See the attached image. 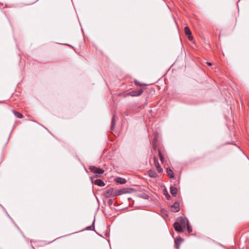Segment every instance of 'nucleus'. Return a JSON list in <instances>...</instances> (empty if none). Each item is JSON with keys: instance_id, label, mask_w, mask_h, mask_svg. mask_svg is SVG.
I'll return each mask as SVG.
<instances>
[{"instance_id": "25", "label": "nucleus", "mask_w": 249, "mask_h": 249, "mask_svg": "<svg viewBox=\"0 0 249 249\" xmlns=\"http://www.w3.org/2000/svg\"><path fill=\"white\" fill-rule=\"evenodd\" d=\"M206 64H207L208 66H212V63H211V62H206Z\"/></svg>"}, {"instance_id": "21", "label": "nucleus", "mask_w": 249, "mask_h": 249, "mask_svg": "<svg viewBox=\"0 0 249 249\" xmlns=\"http://www.w3.org/2000/svg\"><path fill=\"white\" fill-rule=\"evenodd\" d=\"M134 82L135 84H136V85L140 86L141 87L145 85V84L141 83L140 82H139L138 81H137L136 80H135Z\"/></svg>"}, {"instance_id": "27", "label": "nucleus", "mask_w": 249, "mask_h": 249, "mask_svg": "<svg viewBox=\"0 0 249 249\" xmlns=\"http://www.w3.org/2000/svg\"><path fill=\"white\" fill-rule=\"evenodd\" d=\"M143 197L145 199H147L148 198V196L147 195H145Z\"/></svg>"}, {"instance_id": "11", "label": "nucleus", "mask_w": 249, "mask_h": 249, "mask_svg": "<svg viewBox=\"0 0 249 249\" xmlns=\"http://www.w3.org/2000/svg\"><path fill=\"white\" fill-rule=\"evenodd\" d=\"M148 175L149 177L153 178H156L158 177V174L154 170L150 169L148 171Z\"/></svg>"}, {"instance_id": "26", "label": "nucleus", "mask_w": 249, "mask_h": 249, "mask_svg": "<svg viewBox=\"0 0 249 249\" xmlns=\"http://www.w3.org/2000/svg\"><path fill=\"white\" fill-rule=\"evenodd\" d=\"M166 196V198H167V199H169V198L170 197V195L169 194H167V195Z\"/></svg>"}, {"instance_id": "4", "label": "nucleus", "mask_w": 249, "mask_h": 249, "mask_svg": "<svg viewBox=\"0 0 249 249\" xmlns=\"http://www.w3.org/2000/svg\"><path fill=\"white\" fill-rule=\"evenodd\" d=\"M128 193V191L127 190V189L126 188H123L121 189H116L115 190V192L114 194V196H120L124 194H126Z\"/></svg>"}, {"instance_id": "1", "label": "nucleus", "mask_w": 249, "mask_h": 249, "mask_svg": "<svg viewBox=\"0 0 249 249\" xmlns=\"http://www.w3.org/2000/svg\"><path fill=\"white\" fill-rule=\"evenodd\" d=\"M90 172L93 173L96 177H100L104 173V170L101 168L94 166H90L89 168Z\"/></svg>"}, {"instance_id": "9", "label": "nucleus", "mask_w": 249, "mask_h": 249, "mask_svg": "<svg viewBox=\"0 0 249 249\" xmlns=\"http://www.w3.org/2000/svg\"><path fill=\"white\" fill-rule=\"evenodd\" d=\"M179 210V203L178 202H175L171 206V211L173 212H178Z\"/></svg>"}, {"instance_id": "14", "label": "nucleus", "mask_w": 249, "mask_h": 249, "mask_svg": "<svg viewBox=\"0 0 249 249\" xmlns=\"http://www.w3.org/2000/svg\"><path fill=\"white\" fill-rule=\"evenodd\" d=\"M92 181L94 182L95 185L99 186H104L105 185V184L103 181L99 179H95L94 181L92 180Z\"/></svg>"}, {"instance_id": "18", "label": "nucleus", "mask_w": 249, "mask_h": 249, "mask_svg": "<svg viewBox=\"0 0 249 249\" xmlns=\"http://www.w3.org/2000/svg\"><path fill=\"white\" fill-rule=\"evenodd\" d=\"M115 116L114 115L112 117V121H111V130H112L116 125V121L115 120Z\"/></svg>"}, {"instance_id": "23", "label": "nucleus", "mask_w": 249, "mask_h": 249, "mask_svg": "<svg viewBox=\"0 0 249 249\" xmlns=\"http://www.w3.org/2000/svg\"><path fill=\"white\" fill-rule=\"evenodd\" d=\"M38 0H31L30 1H29L26 4L27 5H31V4L35 3V2L37 1Z\"/></svg>"}, {"instance_id": "19", "label": "nucleus", "mask_w": 249, "mask_h": 249, "mask_svg": "<svg viewBox=\"0 0 249 249\" xmlns=\"http://www.w3.org/2000/svg\"><path fill=\"white\" fill-rule=\"evenodd\" d=\"M153 149L154 150H157V140L156 139V138H154V140H153Z\"/></svg>"}, {"instance_id": "16", "label": "nucleus", "mask_w": 249, "mask_h": 249, "mask_svg": "<svg viewBox=\"0 0 249 249\" xmlns=\"http://www.w3.org/2000/svg\"><path fill=\"white\" fill-rule=\"evenodd\" d=\"M158 156L161 162L163 163L164 161V158L163 155L162 154L161 151L160 149H158Z\"/></svg>"}, {"instance_id": "5", "label": "nucleus", "mask_w": 249, "mask_h": 249, "mask_svg": "<svg viewBox=\"0 0 249 249\" xmlns=\"http://www.w3.org/2000/svg\"><path fill=\"white\" fill-rule=\"evenodd\" d=\"M114 192H115V190L113 188H110V189L107 190L104 192V196H106V197H109L110 196L114 197L115 196H114Z\"/></svg>"}, {"instance_id": "13", "label": "nucleus", "mask_w": 249, "mask_h": 249, "mask_svg": "<svg viewBox=\"0 0 249 249\" xmlns=\"http://www.w3.org/2000/svg\"><path fill=\"white\" fill-rule=\"evenodd\" d=\"M166 173L167 174V176L170 178H174V173L173 170H171L169 167L166 168Z\"/></svg>"}, {"instance_id": "20", "label": "nucleus", "mask_w": 249, "mask_h": 249, "mask_svg": "<svg viewBox=\"0 0 249 249\" xmlns=\"http://www.w3.org/2000/svg\"><path fill=\"white\" fill-rule=\"evenodd\" d=\"M187 231L189 233H190L192 232V228L191 226H190L189 223H188V225L186 226Z\"/></svg>"}, {"instance_id": "12", "label": "nucleus", "mask_w": 249, "mask_h": 249, "mask_svg": "<svg viewBox=\"0 0 249 249\" xmlns=\"http://www.w3.org/2000/svg\"><path fill=\"white\" fill-rule=\"evenodd\" d=\"M170 193L172 195V196H176L178 193V189L177 188V187L173 186H170Z\"/></svg>"}, {"instance_id": "8", "label": "nucleus", "mask_w": 249, "mask_h": 249, "mask_svg": "<svg viewBox=\"0 0 249 249\" xmlns=\"http://www.w3.org/2000/svg\"><path fill=\"white\" fill-rule=\"evenodd\" d=\"M184 32L186 36H188V38L189 40H192L193 39V37L191 35L192 33L190 29V28L188 26H186L184 28Z\"/></svg>"}, {"instance_id": "17", "label": "nucleus", "mask_w": 249, "mask_h": 249, "mask_svg": "<svg viewBox=\"0 0 249 249\" xmlns=\"http://www.w3.org/2000/svg\"><path fill=\"white\" fill-rule=\"evenodd\" d=\"M13 112L15 115V116L18 118H22L23 117L22 114L16 110H13Z\"/></svg>"}, {"instance_id": "24", "label": "nucleus", "mask_w": 249, "mask_h": 249, "mask_svg": "<svg viewBox=\"0 0 249 249\" xmlns=\"http://www.w3.org/2000/svg\"><path fill=\"white\" fill-rule=\"evenodd\" d=\"M113 200L112 199H109L108 201V203L109 205H111L113 204Z\"/></svg>"}, {"instance_id": "22", "label": "nucleus", "mask_w": 249, "mask_h": 249, "mask_svg": "<svg viewBox=\"0 0 249 249\" xmlns=\"http://www.w3.org/2000/svg\"><path fill=\"white\" fill-rule=\"evenodd\" d=\"M94 222H93V225L90 226H88L86 228V229L88 230H93L94 229V226H93Z\"/></svg>"}, {"instance_id": "7", "label": "nucleus", "mask_w": 249, "mask_h": 249, "mask_svg": "<svg viewBox=\"0 0 249 249\" xmlns=\"http://www.w3.org/2000/svg\"><path fill=\"white\" fill-rule=\"evenodd\" d=\"M153 159H154V165L156 168L157 171L159 173H161L163 171L162 168L161 167V166H160V165L159 164L158 158L155 156Z\"/></svg>"}, {"instance_id": "6", "label": "nucleus", "mask_w": 249, "mask_h": 249, "mask_svg": "<svg viewBox=\"0 0 249 249\" xmlns=\"http://www.w3.org/2000/svg\"><path fill=\"white\" fill-rule=\"evenodd\" d=\"M173 227L175 231L179 233L183 232L185 230V229L183 228L181 225H180L178 223H177V222L174 224Z\"/></svg>"}, {"instance_id": "10", "label": "nucleus", "mask_w": 249, "mask_h": 249, "mask_svg": "<svg viewBox=\"0 0 249 249\" xmlns=\"http://www.w3.org/2000/svg\"><path fill=\"white\" fill-rule=\"evenodd\" d=\"M183 239L180 237H178L175 240V246L177 249H179L180 244L183 242Z\"/></svg>"}, {"instance_id": "3", "label": "nucleus", "mask_w": 249, "mask_h": 249, "mask_svg": "<svg viewBox=\"0 0 249 249\" xmlns=\"http://www.w3.org/2000/svg\"><path fill=\"white\" fill-rule=\"evenodd\" d=\"M143 92V89H141L138 90H135L131 91L127 93V95L131 96H139L141 95Z\"/></svg>"}, {"instance_id": "2", "label": "nucleus", "mask_w": 249, "mask_h": 249, "mask_svg": "<svg viewBox=\"0 0 249 249\" xmlns=\"http://www.w3.org/2000/svg\"><path fill=\"white\" fill-rule=\"evenodd\" d=\"M177 222L178 223L185 229H186L188 223H189L188 220L186 217L182 216L179 217Z\"/></svg>"}, {"instance_id": "15", "label": "nucleus", "mask_w": 249, "mask_h": 249, "mask_svg": "<svg viewBox=\"0 0 249 249\" xmlns=\"http://www.w3.org/2000/svg\"><path fill=\"white\" fill-rule=\"evenodd\" d=\"M115 181L119 184H124L126 183V180L121 178H117L115 179Z\"/></svg>"}]
</instances>
